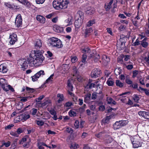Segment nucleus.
I'll return each instance as SVG.
<instances>
[{"instance_id": "1", "label": "nucleus", "mask_w": 149, "mask_h": 149, "mask_svg": "<svg viewBox=\"0 0 149 149\" xmlns=\"http://www.w3.org/2000/svg\"><path fill=\"white\" fill-rule=\"evenodd\" d=\"M48 41L49 44L52 47L61 48L63 47L62 42L58 38L54 37L51 38Z\"/></svg>"}, {"instance_id": "2", "label": "nucleus", "mask_w": 149, "mask_h": 149, "mask_svg": "<svg viewBox=\"0 0 149 149\" xmlns=\"http://www.w3.org/2000/svg\"><path fill=\"white\" fill-rule=\"evenodd\" d=\"M34 54L35 59L36 62L35 63L38 65L41 64L44 60L45 57L43 56V53L44 52L43 50H34Z\"/></svg>"}, {"instance_id": "3", "label": "nucleus", "mask_w": 149, "mask_h": 149, "mask_svg": "<svg viewBox=\"0 0 149 149\" xmlns=\"http://www.w3.org/2000/svg\"><path fill=\"white\" fill-rule=\"evenodd\" d=\"M134 148H138L141 146V144L139 141L140 139L137 136H135L131 139Z\"/></svg>"}, {"instance_id": "4", "label": "nucleus", "mask_w": 149, "mask_h": 149, "mask_svg": "<svg viewBox=\"0 0 149 149\" xmlns=\"http://www.w3.org/2000/svg\"><path fill=\"white\" fill-rule=\"evenodd\" d=\"M127 124V122L125 120L116 121L113 125V128L114 130L118 129L122 126L126 125Z\"/></svg>"}, {"instance_id": "5", "label": "nucleus", "mask_w": 149, "mask_h": 149, "mask_svg": "<svg viewBox=\"0 0 149 149\" xmlns=\"http://www.w3.org/2000/svg\"><path fill=\"white\" fill-rule=\"evenodd\" d=\"M101 73V70L98 68H95L92 70L91 76L92 78H96L100 76Z\"/></svg>"}, {"instance_id": "6", "label": "nucleus", "mask_w": 149, "mask_h": 149, "mask_svg": "<svg viewBox=\"0 0 149 149\" xmlns=\"http://www.w3.org/2000/svg\"><path fill=\"white\" fill-rule=\"evenodd\" d=\"M15 25L17 27L21 26L22 24V19L20 15L19 14L16 17L15 20Z\"/></svg>"}, {"instance_id": "7", "label": "nucleus", "mask_w": 149, "mask_h": 149, "mask_svg": "<svg viewBox=\"0 0 149 149\" xmlns=\"http://www.w3.org/2000/svg\"><path fill=\"white\" fill-rule=\"evenodd\" d=\"M4 5L7 7V8L15 9H17L20 8V7L18 6H15L13 4H11L10 2L5 3Z\"/></svg>"}, {"instance_id": "8", "label": "nucleus", "mask_w": 149, "mask_h": 149, "mask_svg": "<svg viewBox=\"0 0 149 149\" xmlns=\"http://www.w3.org/2000/svg\"><path fill=\"white\" fill-rule=\"evenodd\" d=\"M83 20L79 18L75 20L74 25L76 28L78 29L80 28L83 22Z\"/></svg>"}, {"instance_id": "9", "label": "nucleus", "mask_w": 149, "mask_h": 149, "mask_svg": "<svg viewBox=\"0 0 149 149\" xmlns=\"http://www.w3.org/2000/svg\"><path fill=\"white\" fill-rule=\"evenodd\" d=\"M42 42L41 40L39 39H37L35 42V48L37 50L39 49L42 47Z\"/></svg>"}, {"instance_id": "10", "label": "nucleus", "mask_w": 149, "mask_h": 149, "mask_svg": "<svg viewBox=\"0 0 149 149\" xmlns=\"http://www.w3.org/2000/svg\"><path fill=\"white\" fill-rule=\"evenodd\" d=\"M100 85L101 86V85L98 84L96 85L93 83L89 84H87L86 86H85V88L86 89H91L93 88L96 87L97 89L98 87H99V88H100Z\"/></svg>"}, {"instance_id": "11", "label": "nucleus", "mask_w": 149, "mask_h": 149, "mask_svg": "<svg viewBox=\"0 0 149 149\" xmlns=\"http://www.w3.org/2000/svg\"><path fill=\"white\" fill-rule=\"evenodd\" d=\"M69 3V1L68 0H65L63 1L61 0V4L60 6V8L62 9H65L67 8L68 4Z\"/></svg>"}, {"instance_id": "12", "label": "nucleus", "mask_w": 149, "mask_h": 149, "mask_svg": "<svg viewBox=\"0 0 149 149\" xmlns=\"http://www.w3.org/2000/svg\"><path fill=\"white\" fill-rule=\"evenodd\" d=\"M61 0H54L53 3V5L54 8L56 9L60 8V6L61 4Z\"/></svg>"}, {"instance_id": "13", "label": "nucleus", "mask_w": 149, "mask_h": 149, "mask_svg": "<svg viewBox=\"0 0 149 149\" xmlns=\"http://www.w3.org/2000/svg\"><path fill=\"white\" fill-rule=\"evenodd\" d=\"M19 119L24 121L29 118H30V116L28 114L24 113L19 115Z\"/></svg>"}, {"instance_id": "14", "label": "nucleus", "mask_w": 149, "mask_h": 149, "mask_svg": "<svg viewBox=\"0 0 149 149\" xmlns=\"http://www.w3.org/2000/svg\"><path fill=\"white\" fill-rule=\"evenodd\" d=\"M102 63L104 65H106L110 61V59L106 55H104L102 58Z\"/></svg>"}, {"instance_id": "15", "label": "nucleus", "mask_w": 149, "mask_h": 149, "mask_svg": "<svg viewBox=\"0 0 149 149\" xmlns=\"http://www.w3.org/2000/svg\"><path fill=\"white\" fill-rule=\"evenodd\" d=\"M7 67L4 64H2L0 65V72L4 73H6L8 71Z\"/></svg>"}, {"instance_id": "16", "label": "nucleus", "mask_w": 149, "mask_h": 149, "mask_svg": "<svg viewBox=\"0 0 149 149\" xmlns=\"http://www.w3.org/2000/svg\"><path fill=\"white\" fill-rule=\"evenodd\" d=\"M34 58L32 57V54H30L29 57L28 58H27V61L28 64H33L34 65L36 64L35 63L36 61L35 60H34Z\"/></svg>"}, {"instance_id": "17", "label": "nucleus", "mask_w": 149, "mask_h": 149, "mask_svg": "<svg viewBox=\"0 0 149 149\" xmlns=\"http://www.w3.org/2000/svg\"><path fill=\"white\" fill-rule=\"evenodd\" d=\"M24 5L26 6L28 8L35 9V7L32 4H31L27 0H26Z\"/></svg>"}, {"instance_id": "18", "label": "nucleus", "mask_w": 149, "mask_h": 149, "mask_svg": "<svg viewBox=\"0 0 149 149\" xmlns=\"http://www.w3.org/2000/svg\"><path fill=\"white\" fill-rule=\"evenodd\" d=\"M6 83V79L3 78L0 79V84L2 88L4 90H7L6 89H5V84Z\"/></svg>"}, {"instance_id": "19", "label": "nucleus", "mask_w": 149, "mask_h": 149, "mask_svg": "<svg viewBox=\"0 0 149 149\" xmlns=\"http://www.w3.org/2000/svg\"><path fill=\"white\" fill-rule=\"evenodd\" d=\"M91 94L90 93H87L85 95L84 102L85 103H88L91 100Z\"/></svg>"}, {"instance_id": "20", "label": "nucleus", "mask_w": 149, "mask_h": 149, "mask_svg": "<svg viewBox=\"0 0 149 149\" xmlns=\"http://www.w3.org/2000/svg\"><path fill=\"white\" fill-rule=\"evenodd\" d=\"M36 19L38 21L41 23H44L45 22V18L42 16L37 15L36 17Z\"/></svg>"}, {"instance_id": "21", "label": "nucleus", "mask_w": 149, "mask_h": 149, "mask_svg": "<svg viewBox=\"0 0 149 149\" xmlns=\"http://www.w3.org/2000/svg\"><path fill=\"white\" fill-rule=\"evenodd\" d=\"M111 118V115H107L106 117L104 118L102 120V121L104 123H108L109 122L110 119Z\"/></svg>"}, {"instance_id": "22", "label": "nucleus", "mask_w": 149, "mask_h": 149, "mask_svg": "<svg viewBox=\"0 0 149 149\" xmlns=\"http://www.w3.org/2000/svg\"><path fill=\"white\" fill-rule=\"evenodd\" d=\"M72 17L70 16L65 20V22L68 23L67 26L70 25L72 24Z\"/></svg>"}, {"instance_id": "23", "label": "nucleus", "mask_w": 149, "mask_h": 149, "mask_svg": "<svg viewBox=\"0 0 149 149\" xmlns=\"http://www.w3.org/2000/svg\"><path fill=\"white\" fill-rule=\"evenodd\" d=\"M76 109H73L70 110L69 112V114L71 117H74L76 116Z\"/></svg>"}, {"instance_id": "24", "label": "nucleus", "mask_w": 149, "mask_h": 149, "mask_svg": "<svg viewBox=\"0 0 149 149\" xmlns=\"http://www.w3.org/2000/svg\"><path fill=\"white\" fill-rule=\"evenodd\" d=\"M77 15L78 16V18L83 19H84V13L80 10H79L78 11Z\"/></svg>"}, {"instance_id": "25", "label": "nucleus", "mask_w": 149, "mask_h": 149, "mask_svg": "<svg viewBox=\"0 0 149 149\" xmlns=\"http://www.w3.org/2000/svg\"><path fill=\"white\" fill-rule=\"evenodd\" d=\"M93 31V29L92 28H87L85 31V37L87 36L88 35V34L89 33Z\"/></svg>"}, {"instance_id": "26", "label": "nucleus", "mask_w": 149, "mask_h": 149, "mask_svg": "<svg viewBox=\"0 0 149 149\" xmlns=\"http://www.w3.org/2000/svg\"><path fill=\"white\" fill-rule=\"evenodd\" d=\"M45 74V72L43 70H41L36 73V74L37 76V78H38L44 75Z\"/></svg>"}, {"instance_id": "27", "label": "nucleus", "mask_w": 149, "mask_h": 149, "mask_svg": "<svg viewBox=\"0 0 149 149\" xmlns=\"http://www.w3.org/2000/svg\"><path fill=\"white\" fill-rule=\"evenodd\" d=\"M117 45V46L120 47L121 49H123L125 47V43L118 42Z\"/></svg>"}, {"instance_id": "28", "label": "nucleus", "mask_w": 149, "mask_h": 149, "mask_svg": "<svg viewBox=\"0 0 149 149\" xmlns=\"http://www.w3.org/2000/svg\"><path fill=\"white\" fill-rule=\"evenodd\" d=\"M95 19H93L90 20L87 22L86 24V26L89 27L92 26L93 24H95Z\"/></svg>"}, {"instance_id": "29", "label": "nucleus", "mask_w": 149, "mask_h": 149, "mask_svg": "<svg viewBox=\"0 0 149 149\" xmlns=\"http://www.w3.org/2000/svg\"><path fill=\"white\" fill-rule=\"evenodd\" d=\"M116 85L117 86L120 88L122 87L124 85L123 83H122L119 80H117L116 82Z\"/></svg>"}, {"instance_id": "30", "label": "nucleus", "mask_w": 149, "mask_h": 149, "mask_svg": "<svg viewBox=\"0 0 149 149\" xmlns=\"http://www.w3.org/2000/svg\"><path fill=\"white\" fill-rule=\"evenodd\" d=\"M61 28L57 26H55L53 27L54 30L57 33H59L61 31Z\"/></svg>"}, {"instance_id": "31", "label": "nucleus", "mask_w": 149, "mask_h": 149, "mask_svg": "<svg viewBox=\"0 0 149 149\" xmlns=\"http://www.w3.org/2000/svg\"><path fill=\"white\" fill-rule=\"evenodd\" d=\"M78 145L75 143H71L70 146V148L71 149H76L78 147Z\"/></svg>"}, {"instance_id": "32", "label": "nucleus", "mask_w": 149, "mask_h": 149, "mask_svg": "<svg viewBox=\"0 0 149 149\" xmlns=\"http://www.w3.org/2000/svg\"><path fill=\"white\" fill-rule=\"evenodd\" d=\"M100 58L99 54H95L93 58V60H94L95 62H97Z\"/></svg>"}, {"instance_id": "33", "label": "nucleus", "mask_w": 149, "mask_h": 149, "mask_svg": "<svg viewBox=\"0 0 149 149\" xmlns=\"http://www.w3.org/2000/svg\"><path fill=\"white\" fill-rule=\"evenodd\" d=\"M112 4V0H110L109 3H108L105 4V8L106 9H110L111 8V5Z\"/></svg>"}, {"instance_id": "34", "label": "nucleus", "mask_w": 149, "mask_h": 149, "mask_svg": "<svg viewBox=\"0 0 149 149\" xmlns=\"http://www.w3.org/2000/svg\"><path fill=\"white\" fill-rule=\"evenodd\" d=\"M28 64L26 60H25L22 63V65H21L22 68L24 69H26L28 67Z\"/></svg>"}, {"instance_id": "35", "label": "nucleus", "mask_w": 149, "mask_h": 149, "mask_svg": "<svg viewBox=\"0 0 149 149\" xmlns=\"http://www.w3.org/2000/svg\"><path fill=\"white\" fill-rule=\"evenodd\" d=\"M104 132L102 131L100 132L97 134H95V135L98 138H100L104 135Z\"/></svg>"}, {"instance_id": "36", "label": "nucleus", "mask_w": 149, "mask_h": 149, "mask_svg": "<svg viewBox=\"0 0 149 149\" xmlns=\"http://www.w3.org/2000/svg\"><path fill=\"white\" fill-rule=\"evenodd\" d=\"M76 111L77 112L79 113L80 114H81L84 111L85 109L84 108L81 107L78 109H76Z\"/></svg>"}, {"instance_id": "37", "label": "nucleus", "mask_w": 149, "mask_h": 149, "mask_svg": "<svg viewBox=\"0 0 149 149\" xmlns=\"http://www.w3.org/2000/svg\"><path fill=\"white\" fill-rule=\"evenodd\" d=\"M121 70L119 68H116L114 70L115 74L116 75L120 74L121 73Z\"/></svg>"}, {"instance_id": "38", "label": "nucleus", "mask_w": 149, "mask_h": 149, "mask_svg": "<svg viewBox=\"0 0 149 149\" xmlns=\"http://www.w3.org/2000/svg\"><path fill=\"white\" fill-rule=\"evenodd\" d=\"M81 51L83 53H89L90 52V50L88 47H86L82 49H81Z\"/></svg>"}, {"instance_id": "39", "label": "nucleus", "mask_w": 149, "mask_h": 149, "mask_svg": "<svg viewBox=\"0 0 149 149\" xmlns=\"http://www.w3.org/2000/svg\"><path fill=\"white\" fill-rule=\"evenodd\" d=\"M87 58V56L86 55L84 54L82 55L81 59V61L85 64L87 62L86 60Z\"/></svg>"}, {"instance_id": "40", "label": "nucleus", "mask_w": 149, "mask_h": 149, "mask_svg": "<svg viewBox=\"0 0 149 149\" xmlns=\"http://www.w3.org/2000/svg\"><path fill=\"white\" fill-rule=\"evenodd\" d=\"M141 44L142 46L144 48L146 47L148 45V42L144 41H142Z\"/></svg>"}, {"instance_id": "41", "label": "nucleus", "mask_w": 149, "mask_h": 149, "mask_svg": "<svg viewBox=\"0 0 149 149\" xmlns=\"http://www.w3.org/2000/svg\"><path fill=\"white\" fill-rule=\"evenodd\" d=\"M124 55L121 54L120 56L118 58V62H120L121 63H123V58H124Z\"/></svg>"}, {"instance_id": "42", "label": "nucleus", "mask_w": 149, "mask_h": 149, "mask_svg": "<svg viewBox=\"0 0 149 149\" xmlns=\"http://www.w3.org/2000/svg\"><path fill=\"white\" fill-rule=\"evenodd\" d=\"M10 38L13 39L17 40V35L15 33L13 34L10 36Z\"/></svg>"}, {"instance_id": "43", "label": "nucleus", "mask_w": 149, "mask_h": 149, "mask_svg": "<svg viewBox=\"0 0 149 149\" xmlns=\"http://www.w3.org/2000/svg\"><path fill=\"white\" fill-rule=\"evenodd\" d=\"M133 98L136 102L137 103H138L139 100L140 99V98H139V96H137V95H134Z\"/></svg>"}, {"instance_id": "44", "label": "nucleus", "mask_w": 149, "mask_h": 149, "mask_svg": "<svg viewBox=\"0 0 149 149\" xmlns=\"http://www.w3.org/2000/svg\"><path fill=\"white\" fill-rule=\"evenodd\" d=\"M72 103L70 102H68L65 103L64 105V106L66 107H69L72 105Z\"/></svg>"}, {"instance_id": "45", "label": "nucleus", "mask_w": 149, "mask_h": 149, "mask_svg": "<svg viewBox=\"0 0 149 149\" xmlns=\"http://www.w3.org/2000/svg\"><path fill=\"white\" fill-rule=\"evenodd\" d=\"M26 91H29V93H33L35 91V90L33 88H31L28 87H26Z\"/></svg>"}, {"instance_id": "46", "label": "nucleus", "mask_w": 149, "mask_h": 149, "mask_svg": "<svg viewBox=\"0 0 149 149\" xmlns=\"http://www.w3.org/2000/svg\"><path fill=\"white\" fill-rule=\"evenodd\" d=\"M10 134L12 136H13L15 137H18L19 136V135L16 132H10Z\"/></svg>"}, {"instance_id": "47", "label": "nucleus", "mask_w": 149, "mask_h": 149, "mask_svg": "<svg viewBox=\"0 0 149 149\" xmlns=\"http://www.w3.org/2000/svg\"><path fill=\"white\" fill-rule=\"evenodd\" d=\"M67 83L68 86L69 88V90L72 91V90L73 86L72 84L70 82V81L69 80L68 81Z\"/></svg>"}, {"instance_id": "48", "label": "nucleus", "mask_w": 149, "mask_h": 149, "mask_svg": "<svg viewBox=\"0 0 149 149\" xmlns=\"http://www.w3.org/2000/svg\"><path fill=\"white\" fill-rule=\"evenodd\" d=\"M86 13L88 15H91L94 13V11L93 10H87L86 11Z\"/></svg>"}, {"instance_id": "49", "label": "nucleus", "mask_w": 149, "mask_h": 149, "mask_svg": "<svg viewBox=\"0 0 149 149\" xmlns=\"http://www.w3.org/2000/svg\"><path fill=\"white\" fill-rule=\"evenodd\" d=\"M45 97L44 95H42L40 96L38 98H36L35 100L36 102H38L40 101V100H42Z\"/></svg>"}, {"instance_id": "50", "label": "nucleus", "mask_w": 149, "mask_h": 149, "mask_svg": "<svg viewBox=\"0 0 149 149\" xmlns=\"http://www.w3.org/2000/svg\"><path fill=\"white\" fill-rule=\"evenodd\" d=\"M23 130L22 128H18L16 131L17 133L19 136V135L23 132Z\"/></svg>"}, {"instance_id": "51", "label": "nucleus", "mask_w": 149, "mask_h": 149, "mask_svg": "<svg viewBox=\"0 0 149 149\" xmlns=\"http://www.w3.org/2000/svg\"><path fill=\"white\" fill-rule=\"evenodd\" d=\"M71 61L72 63H74L77 61V58L75 56L73 57H71Z\"/></svg>"}, {"instance_id": "52", "label": "nucleus", "mask_w": 149, "mask_h": 149, "mask_svg": "<svg viewBox=\"0 0 149 149\" xmlns=\"http://www.w3.org/2000/svg\"><path fill=\"white\" fill-rule=\"evenodd\" d=\"M140 44V43H139V40L138 38L136 40L135 42L133 43V45L134 46H136Z\"/></svg>"}, {"instance_id": "53", "label": "nucleus", "mask_w": 149, "mask_h": 149, "mask_svg": "<svg viewBox=\"0 0 149 149\" xmlns=\"http://www.w3.org/2000/svg\"><path fill=\"white\" fill-rule=\"evenodd\" d=\"M54 76V74H53L51 75L45 81V83H48L50 81L51 79H52V77Z\"/></svg>"}, {"instance_id": "54", "label": "nucleus", "mask_w": 149, "mask_h": 149, "mask_svg": "<svg viewBox=\"0 0 149 149\" xmlns=\"http://www.w3.org/2000/svg\"><path fill=\"white\" fill-rule=\"evenodd\" d=\"M97 95L95 93H93L92 95L91 99L92 100H95L96 99Z\"/></svg>"}, {"instance_id": "55", "label": "nucleus", "mask_w": 149, "mask_h": 149, "mask_svg": "<svg viewBox=\"0 0 149 149\" xmlns=\"http://www.w3.org/2000/svg\"><path fill=\"white\" fill-rule=\"evenodd\" d=\"M138 71L137 70H135L133 72L132 77L133 78L135 77L138 74Z\"/></svg>"}, {"instance_id": "56", "label": "nucleus", "mask_w": 149, "mask_h": 149, "mask_svg": "<svg viewBox=\"0 0 149 149\" xmlns=\"http://www.w3.org/2000/svg\"><path fill=\"white\" fill-rule=\"evenodd\" d=\"M107 103L109 104H111L112 102V98L110 97H107Z\"/></svg>"}, {"instance_id": "57", "label": "nucleus", "mask_w": 149, "mask_h": 149, "mask_svg": "<svg viewBox=\"0 0 149 149\" xmlns=\"http://www.w3.org/2000/svg\"><path fill=\"white\" fill-rule=\"evenodd\" d=\"M79 122L78 120H76L74 122V125L75 127V128L77 129L79 127Z\"/></svg>"}, {"instance_id": "58", "label": "nucleus", "mask_w": 149, "mask_h": 149, "mask_svg": "<svg viewBox=\"0 0 149 149\" xmlns=\"http://www.w3.org/2000/svg\"><path fill=\"white\" fill-rule=\"evenodd\" d=\"M28 131L27 134H29L31 133H33L35 132V129L34 128H32L31 130L27 129Z\"/></svg>"}, {"instance_id": "59", "label": "nucleus", "mask_w": 149, "mask_h": 149, "mask_svg": "<svg viewBox=\"0 0 149 149\" xmlns=\"http://www.w3.org/2000/svg\"><path fill=\"white\" fill-rule=\"evenodd\" d=\"M8 86V89H6L7 90H4L5 91H8L9 90H10L12 92L14 91H15L14 88L13 87H12L10 85H8L7 87Z\"/></svg>"}, {"instance_id": "60", "label": "nucleus", "mask_w": 149, "mask_h": 149, "mask_svg": "<svg viewBox=\"0 0 149 149\" xmlns=\"http://www.w3.org/2000/svg\"><path fill=\"white\" fill-rule=\"evenodd\" d=\"M36 123L38 125L41 126L43 125L44 122L41 121L37 120L36 122Z\"/></svg>"}, {"instance_id": "61", "label": "nucleus", "mask_w": 149, "mask_h": 149, "mask_svg": "<svg viewBox=\"0 0 149 149\" xmlns=\"http://www.w3.org/2000/svg\"><path fill=\"white\" fill-rule=\"evenodd\" d=\"M107 83L109 86H112V79L109 78L107 81Z\"/></svg>"}, {"instance_id": "62", "label": "nucleus", "mask_w": 149, "mask_h": 149, "mask_svg": "<svg viewBox=\"0 0 149 149\" xmlns=\"http://www.w3.org/2000/svg\"><path fill=\"white\" fill-rule=\"evenodd\" d=\"M32 81H36L38 80V78H37V76H36V74H35L34 76H32Z\"/></svg>"}, {"instance_id": "63", "label": "nucleus", "mask_w": 149, "mask_h": 149, "mask_svg": "<svg viewBox=\"0 0 149 149\" xmlns=\"http://www.w3.org/2000/svg\"><path fill=\"white\" fill-rule=\"evenodd\" d=\"M32 111L31 112V114L32 115H35L37 111V109L34 108H33L32 109Z\"/></svg>"}, {"instance_id": "64", "label": "nucleus", "mask_w": 149, "mask_h": 149, "mask_svg": "<svg viewBox=\"0 0 149 149\" xmlns=\"http://www.w3.org/2000/svg\"><path fill=\"white\" fill-rule=\"evenodd\" d=\"M144 60L148 64L149 66V55H148V57H146L144 58Z\"/></svg>"}]
</instances>
